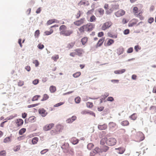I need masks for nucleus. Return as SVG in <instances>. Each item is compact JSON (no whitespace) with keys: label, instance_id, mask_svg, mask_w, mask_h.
<instances>
[{"label":"nucleus","instance_id":"1","mask_svg":"<svg viewBox=\"0 0 156 156\" xmlns=\"http://www.w3.org/2000/svg\"><path fill=\"white\" fill-rule=\"evenodd\" d=\"M66 29L67 27L65 25L61 26L59 29L60 31V34L65 36H68L73 33V30H67Z\"/></svg>","mask_w":156,"mask_h":156},{"label":"nucleus","instance_id":"2","mask_svg":"<svg viewBox=\"0 0 156 156\" xmlns=\"http://www.w3.org/2000/svg\"><path fill=\"white\" fill-rule=\"evenodd\" d=\"M94 27V25L92 23H89L80 27L79 29V30L81 33H82L84 31L90 32L93 30Z\"/></svg>","mask_w":156,"mask_h":156},{"label":"nucleus","instance_id":"3","mask_svg":"<svg viewBox=\"0 0 156 156\" xmlns=\"http://www.w3.org/2000/svg\"><path fill=\"white\" fill-rule=\"evenodd\" d=\"M116 143V139L113 137L107 139L106 144L107 145L110 146H114L115 145Z\"/></svg>","mask_w":156,"mask_h":156},{"label":"nucleus","instance_id":"4","mask_svg":"<svg viewBox=\"0 0 156 156\" xmlns=\"http://www.w3.org/2000/svg\"><path fill=\"white\" fill-rule=\"evenodd\" d=\"M112 25V23L111 21H109L106 22L101 27V29L102 30H105L108 28L110 27Z\"/></svg>","mask_w":156,"mask_h":156},{"label":"nucleus","instance_id":"5","mask_svg":"<svg viewBox=\"0 0 156 156\" xmlns=\"http://www.w3.org/2000/svg\"><path fill=\"white\" fill-rule=\"evenodd\" d=\"M125 13V11L122 9H120L115 13V16L117 17H119L124 15Z\"/></svg>","mask_w":156,"mask_h":156},{"label":"nucleus","instance_id":"6","mask_svg":"<svg viewBox=\"0 0 156 156\" xmlns=\"http://www.w3.org/2000/svg\"><path fill=\"white\" fill-rule=\"evenodd\" d=\"M54 126V124L53 123H51L48 124H47L44 126L43 127V129L45 131H48L50 130Z\"/></svg>","mask_w":156,"mask_h":156},{"label":"nucleus","instance_id":"7","mask_svg":"<svg viewBox=\"0 0 156 156\" xmlns=\"http://www.w3.org/2000/svg\"><path fill=\"white\" fill-rule=\"evenodd\" d=\"M38 112L42 116L44 117L47 114V112L43 108H41L39 109Z\"/></svg>","mask_w":156,"mask_h":156},{"label":"nucleus","instance_id":"8","mask_svg":"<svg viewBox=\"0 0 156 156\" xmlns=\"http://www.w3.org/2000/svg\"><path fill=\"white\" fill-rule=\"evenodd\" d=\"M89 5V2L86 0H82L78 4L79 6H81L83 5L84 6H88Z\"/></svg>","mask_w":156,"mask_h":156},{"label":"nucleus","instance_id":"9","mask_svg":"<svg viewBox=\"0 0 156 156\" xmlns=\"http://www.w3.org/2000/svg\"><path fill=\"white\" fill-rule=\"evenodd\" d=\"M76 119V117L75 116H72L66 120V122L68 123H71Z\"/></svg>","mask_w":156,"mask_h":156},{"label":"nucleus","instance_id":"10","mask_svg":"<svg viewBox=\"0 0 156 156\" xmlns=\"http://www.w3.org/2000/svg\"><path fill=\"white\" fill-rule=\"evenodd\" d=\"M84 18H81L80 20L76 21L74 22L76 25L79 26L82 24L84 22Z\"/></svg>","mask_w":156,"mask_h":156},{"label":"nucleus","instance_id":"11","mask_svg":"<svg viewBox=\"0 0 156 156\" xmlns=\"http://www.w3.org/2000/svg\"><path fill=\"white\" fill-rule=\"evenodd\" d=\"M124 51V49L122 47H119L116 50V53L119 55L123 54Z\"/></svg>","mask_w":156,"mask_h":156},{"label":"nucleus","instance_id":"12","mask_svg":"<svg viewBox=\"0 0 156 156\" xmlns=\"http://www.w3.org/2000/svg\"><path fill=\"white\" fill-rule=\"evenodd\" d=\"M56 130L58 133L62 132L63 128V126L61 124H58L56 126Z\"/></svg>","mask_w":156,"mask_h":156},{"label":"nucleus","instance_id":"13","mask_svg":"<svg viewBox=\"0 0 156 156\" xmlns=\"http://www.w3.org/2000/svg\"><path fill=\"white\" fill-rule=\"evenodd\" d=\"M75 51L76 52V55L80 56H82L83 53H84L83 50L82 49H76Z\"/></svg>","mask_w":156,"mask_h":156},{"label":"nucleus","instance_id":"14","mask_svg":"<svg viewBox=\"0 0 156 156\" xmlns=\"http://www.w3.org/2000/svg\"><path fill=\"white\" fill-rule=\"evenodd\" d=\"M112 8L110 9V12H112L113 10L118 9L119 8V5L117 4H112Z\"/></svg>","mask_w":156,"mask_h":156},{"label":"nucleus","instance_id":"15","mask_svg":"<svg viewBox=\"0 0 156 156\" xmlns=\"http://www.w3.org/2000/svg\"><path fill=\"white\" fill-rule=\"evenodd\" d=\"M107 126L106 124L103 125H98V129L100 130L105 129L107 128Z\"/></svg>","mask_w":156,"mask_h":156},{"label":"nucleus","instance_id":"16","mask_svg":"<svg viewBox=\"0 0 156 156\" xmlns=\"http://www.w3.org/2000/svg\"><path fill=\"white\" fill-rule=\"evenodd\" d=\"M115 150H118L117 153L119 154H122L125 151V149L123 147H120L118 148H116Z\"/></svg>","mask_w":156,"mask_h":156},{"label":"nucleus","instance_id":"17","mask_svg":"<svg viewBox=\"0 0 156 156\" xmlns=\"http://www.w3.org/2000/svg\"><path fill=\"white\" fill-rule=\"evenodd\" d=\"M71 141L72 143L74 145L77 144L79 142V140L76 138L73 137L71 139Z\"/></svg>","mask_w":156,"mask_h":156},{"label":"nucleus","instance_id":"18","mask_svg":"<svg viewBox=\"0 0 156 156\" xmlns=\"http://www.w3.org/2000/svg\"><path fill=\"white\" fill-rule=\"evenodd\" d=\"M104 41V39L103 38H101L100 39L98 42L96 44V47L97 48L103 44Z\"/></svg>","mask_w":156,"mask_h":156},{"label":"nucleus","instance_id":"19","mask_svg":"<svg viewBox=\"0 0 156 156\" xmlns=\"http://www.w3.org/2000/svg\"><path fill=\"white\" fill-rule=\"evenodd\" d=\"M75 43L74 42H71L68 44L66 46V48L68 50H69L72 48L74 46Z\"/></svg>","mask_w":156,"mask_h":156},{"label":"nucleus","instance_id":"20","mask_svg":"<svg viewBox=\"0 0 156 156\" xmlns=\"http://www.w3.org/2000/svg\"><path fill=\"white\" fill-rule=\"evenodd\" d=\"M49 90L51 93H54L56 90V87L54 86H51L49 87Z\"/></svg>","mask_w":156,"mask_h":156},{"label":"nucleus","instance_id":"21","mask_svg":"<svg viewBox=\"0 0 156 156\" xmlns=\"http://www.w3.org/2000/svg\"><path fill=\"white\" fill-rule=\"evenodd\" d=\"M126 70L123 69L120 70H117L114 71V73L115 74H121L125 72Z\"/></svg>","mask_w":156,"mask_h":156},{"label":"nucleus","instance_id":"22","mask_svg":"<svg viewBox=\"0 0 156 156\" xmlns=\"http://www.w3.org/2000/svg\"><path fill=\"white\" fill-rule=\"evenodd\" d=\"M23 122V120L21 119H18L17 120L16 123L18 126H20L22 125Z\"/></svg>","mask_w":156,"mask_h":156},{"label":"nucleus","instance_id":"23","mask_svg":"<svg viewBox=\"0 0 156 156\" xmlns=\"http://www.w3.org/2000/svg\"><path fill=\"white\" fill-rule=\"evenodd\" d=\"M109 147L108 146H104L101 148V152H106L108 149Z\"/></svg>","mask_w":156,"mask_h":156},{"label":"nucleus","instance_id":"24","mask_svg":"<svg viewBox=\"0 0 156 156\" xmlns=\"http://www.w3.org/2000/svg\"><path fill=\"white\" fill-rule=\"evenodd\" d=\"M138 135H139V136H140V141H141L143 140L144 139V136L143 134L140 132H139L137 133Z\"/></svg>","mask_w":156,"mask_h":156},{"label":"nucleus","instance_id":"25","mask_svg":"<svg viewBox=\"0 0 156 156\" xmlns=\"http://www.w3.org/2000/svg\"><path fill=\"white\" fill-rule=\"evenodd\" d=\"M107 139L106 137L103 138L100 141V144L101 145H104L107 142Z\"/></svg>","mask_w":156,"mask_h":156},{"label":"nucleus","instance_id":"26","mask_svg":"<svg viewBox=\"0 0 156 156\" xmlns=\"http://www.w3.org/2000/svg\"><path fill=\"white\" fill-rule=\"evenodd\" d=\"M69 146V145L68 143H65L61 147V148L62 149L67 150Z\"/></svg>","mask_w":156,"mask_h":156},{"label":"nucleus","instance_id":"27","mask_svg":"<svg viewBox=\"0 0 156 156\" xmlns=\"http://www.w3.org/2000/svg\"><path fill=\"white\" fill-rule=\"evenodd\" d=\"M49 96L48 94H44L43 95V98L41 100V101H43L46 100L49 98Z\"/></svg>","mask_w":156,"mask_h":156},{"label":"nucleus","instance_id":"28","mask_svg":"<svg viewBox=\"0 0 156 156\" xmlns=\"http://www.w3.org/2000/svg\"><path fill=\"white\" fill-rule=\"evenodd\" d=\"M50 134L52 135H55L58 133L56 129H54L51 130L50 132Z\"/></svg>","mask_w":156,"mask_h":156},{"label":"nucleus","instance_id":"29","mask_svg":"<svg viewBox=\"0 0 156 156\" xmlns=\"http://www.w3.org/2000/svg\"><path fill=\"white\" fill-rule=\"evenodd\" d=\"M108 126L110 128H114L115 126V124L114 122H111L109 123Z\"/></svg>","mask_w":156,"mask_h":156},{"label":"nucleus","instance_id":"30","mask_svg":"<svg viewBox=\"0 0 156 156\" xmlns=\"http://www.w3.org/2000/svg\"><path fill=\"white\" fill-rule=\"evenodd\" d=\"M80 72H78L73 74V76L74 78H76L79 76H80Z\"/></svg>","mask_w":156,"mask_h":156},{"label":"nucleus","instance_id":"31","mask_svg":"<svg viewBox=\"0 0 156 156\" xmlns=\"http://www.w3.org/2000/svg\"><path fill=\"white\" fill-rule=\"evenodd\" d=\"M121 124L123 126H127L129 125V122L127 120L123 121L121 122Z\"/></svg>","mask_w":156,"mask_h":156},{"label":"nucleus","instance_id":"32","mask_svg":"<svg viewBox=\"0 0 156 156\" xmlns=\"http://www.w3.org/2000/svg\"><path fill=\"white\" fill-rule=\"evenodd\" d=\"M53 30L52 29H51L50 31H46L44 32V33L46 35H48L53 33Z\"/></svg>","mask_w":156,"mask_h":156},{"label":"nucleus","instance_id":"33","mask_svg":"<svg viewBox=\"0 0 156 156\" xmlns=\"http://www.w3.org/2000/svg\"><path fill=\"white\" fill-rule=\"evenodd\" d=\"M87 37H84L81 40V41L82 44H85L87 42Z\"/></svg>","mask_w":156,"mask_h":156},{"label":"nucleus","instance_id":"34","mask_svg":"<svg viewBox=\"0 0 156 156\" xmlns=\"http://www.w3.org/2000/svg\"><path fill=\"white\" fill-rule=\"evenodd\" d=\"M38 141V138L37 137H34L33 138L32 140V143L33 144H34L37 143Z\"/></svg>","mask_w":156,"mask_h":156},{"label":"nucleus","instance_id":"35","mask_svg":"<svg viewBox=\"0 0 156 156\" xmlns=\"http://www.w3.org/2000/svg\"><path fill=\"white\" fill-rule=\"evenodd\" d=\"M29 121L31 122H33L35 121V117L32 116L29 118Z\"/></svg>","mask_w":156,"mask_h":156},{"label":"nucleus","instance_id":"36","mask_svg":"<svg viewBox=\"0 0 156 156\" xmlns=\"http://www.w3.org/2000/svg\"><path fill=\"white\" fill-rule=\"evenodd\" d=\"M94 145L92 143L88 144L87 145V148L89 150H91L93 147Z\"/></svg>","mask_w":156,"mask_h":156},{"label":"nucleus","instance_id":"37","mask_svg":"<svg viewBox=\"0 0 156 156\" xmlns=\"http://www.w3.org/2000/svg\"><path fill=\"white\" fill-rule=\"evenodd\" d=\"M114 41L111 39H109L107 42L108 46H110L114 43Z\"/></svg>","mask_w":156,"mask_h":156},{"label":"nucleus","instance_id":"38","mask_svg":"<svg viewBox=\"0 0 156 156\" xmlns=\"http://www.w3.org/2000/svg\"><path fill=\"white\" fill-rule=\"evenodd\" d=\"M137 118L136 113H133L129 116V118L133 120H135Z\"/></svg>","mask_w":156,"mask_h":156},{"label":"nucleus","instance_id":"39","mask_svg":"<svg viewBox=\"0 0 156 156\" xmlns=\"http://www.w3.org/2000/svg\"><path fill=\"white\" fill-rule=\"evenodd\" d=\"M11 141V139L9 137H7L5 138L4 140V142L5 143H8Z\"/></svg>","mask_w":156,"mask_h":156},{"label":"nucleus","instance_id":"40","mask_svg":"<svg viewBox=\"0 0 156 156\" xmlns=\"http://www.w3.org/2000/svg\"><path fill=\"white\" fill-rule=\"evenodd\" d=\"M40 97V96L39 95H36L34 96L32 99V101H37L38 100L39 98Z\"/></svg>","mask_w":156,"mask_h":156},{"label":"nucleus","instance_id":"41","mask_svg":"<svg viewBox=\"0 0 156 156\" xmlns=\"http://www.w3.org/2000/svg\"><path fill=\"white\" fill-rule=\"evenodd\" d=\"M26 129L23 128L20 129L19 131V133L20 135H22L26 131Z\"/></svg>","mask_w":156,"mask_h":156},{"label":"nucleus","instance_id":"42","mask_svg":"<svg viewBox=\"0 0 156 156\" xmlns=\"http://www.w3.org/2000/svg\"><path fill=\"white\" fill-rule=\"evenodd\" d=\"M93 106V104L92 102H88L87 103V106L88 108H91Z\"/></svg>","mask_w":156,"mask_h":156},{"label":"nucleus","instance_id":"43","mask_svg":"<svg viewBox=\"0 0 156 156\" xmlns=\"http://www.w3.org/2000/svg\"><path fill=\"white\" fill-rule=\"evenodd\" d=\"M59 58V56L58 55H54L51 57V58L53 59L54 61H56Z\"/></svg>","mask_w":156,"mask_h":156},{"label":"nucleus","instance_id":"44","mask_svg":"<svg viewBox=\"0 0 156 156\" xmlns=\"http://www.w3.org/2000/svg\"><path fill=\"white\" fill-rule=\"evenodd\" d=\"M80 97H77L75 98V101L76 103L78 104L80 103Z\"/></svg>","mask_w":156,"mask_h":156},{"label":"nucleus","instance_id":"45","mask_svg":"<svg viewBox=\"0 0 156 156\" xmlns=\"http://www.w3.org/2000/svg\"><path fill=\"white\" fill-rule=\"evenodd\" d=\"M96 19V18L93 15L90 17V22L95 21Z\"/></svg>","mask_w":156,"mask_h":156},{"label":"nucleus","instance_id":"46","mask_svg":"<svg viewBox=\"0 0 156 156\" xmlns=\"http://www.w3.org/2000/svg\"><path fill=\"white\" fill-rule=\"evenodd\" d=\"M33 63L35 64L36 67H37L39 65V62L37 60H34L33 62Z\"/></svg>","mask_w":156,"mask_h":156},{"label":"nucleus","instance_id":"47","mask_svg":"<svg viewBox=\"0 0 156 156\" xmlns=\"http://www.w3.org/2000/svg\"><path fill=\"white\" fill-rule=\"evenodd\" d=\"M40 34V31L39 30H36L34 33V36L35 37H38Z\"/></svg>","mask_w":156,"mask_h":156},{"label":"nucleus","instance_id":"48","mask_svg":"<svg viewBox=\"0 0 156 156\" xmlns=\"http://www.w3.org/2000/svg\"><path fill=\"white\" fill-rule=\"evenodd\" d=\"M98 11L100 14L102 15L104 12V10L102 8H99L98 10Z\"/></svg>","mask_w":156,"mask_h":156},{"label":"nucleus","instance_id":"49","mask_svg":"<svg viewBox=\"0 0 156 156\" xmlns=\"http://www.w3.org/2000/svg\"><path fill=\"white\" fill-rule=\"evenodd\" d=\"M89 113V112L86 110H83L81 112V114L82 115L87 114Z\"/></svg>","mask_w":156,"mask_h":156},{"label":"nucleus","instance_id":"50","mask_svg":"<svg viewBox=\"0 0 156 156\" xmlns=\"http://www.w3.org/2000/svg\"><path fill=\"white\" fill-rule=\"evenodd\" d=\"M17 116V115H16L14 116H13V115H11L8 117H7L5 119L6 120H10L12 119L13 118L15 117H16Z\"/></svg>","mask_w":156,"mask_h":156},{"label":"nucleus","instance_id":"51","mask_svg":"<svg viewBox=\"0 0 156 156\" xmlns=\"http://www.w3.org/2000/svg\"><path fill=\"white\" fill-rule=\"evenodd\" d=\"M53 23H54V21H53V19L50 20H48L47 22V24L48 25H49Z\"/></svg>","mask_w":156,"mask_h":156},{"label":"nucleus","instance_id":"52","mask_svg":"<svg viewBox=\"0 0 156 156\" xmlns=\"http://www.w3.org/2000/svg\"><path fill=\"white\" fill-rule=\"evenodd\" d=\"M38 105H39V103L31 105H28L27 107L28 108H30L34 107L37 106Z\"/></svg>","mask_w":156,"mask_h":156},{"label":"nucleus","instance_id":"53","mask_svg":"<svg viewBox=\"0 0 156 156\" xmlns=\"http://www.w3.org/2000/svg\"><path fill=\"white\" fill-rule=\"evenodd\" d=\"M37 47L39 49H43L44 48V46L43 44L40 43L39 44L37 45Z\"/></svg>","mask_w":156,"mask_h":156},{"label":"nucleus","instance_id":"54","mask_svg":"<svg viewBox=\"0 0 156 156\" xmlns=\"http://www.w3.org/2000/svg\"><path fill=\"white\" fill-rule=\"evenodd\" d=\"M64 103L62 102H59L58 103H57V104L54 105V107H58V106H61V105H63Z\"/></svg>","mask_w":156,"mask_h":156},{"label":"nucleus","instance_id":"55","mask_svg":"<svg viewBox=\"0 0 156 156\" xmlns=\"http://www.w3.org/2000/svg\"><path fill=\"white\" fill-rule=\"evenodd\" d=\"M94 153H98L100 152V149L98 147H96L95 149H94Z\"/></svg>","mask_w":156,"mask_h":156},{"label":"nucleus","instance_id":"56","mask_svg":"<svg viewBox=\"0 0 156 156\" xmlns=\"http://www.w3.org/2000/svg\"><path fill=\"white\" fill-rule=\"evenodd\" d=\"M20 145H17L16 147H14V151H17L19 150L20 149Z\"/></svg>","mask_w":156,"mask_h":156},{"label":"nucleus","instance_id":"57","mask_svg":"<svg viewBox=\"0 0 156 156\" xmlns=\"http://www.w3.org/2000/svg\"><path fill=\"white\" fill-rule=\"evenodd\" d=\"M109 95V94L108 93L106 92L104 94L102 95L101 96L104 99H105Z\"/></svg>","mask_w":156,"mask_h":156},{"label":"nucleus","instance_id":"58","mask_svg":"<svg viewBox=\"0 0 156 156\" xmlns=\"http://www.w3.org/2000/svg\"><path fill=\"white\" fill-rule=\"evenodd\" d=\"M154 20V18H152V17H150V18L148 19V22L149 23L151 24L152 22H153Z\"/></svg>","mask_w":156,"mask_h":156},{"label":"nucleus","instance_id":"59","mask_svg":"<svg viewBox=\"0 0 156 156\" xmlns=\"http://www.w3.org/2000/svg\"><path fill=\"white\" fill-rule=\"evenodd\" d=\"M24 84V82L22 81H20L18 83V85L19 86L21 87L23 86Z\"/></svg>","mask_w":156,"mask_h":156},{"label":"nucleus","instance_id":"60","mask_svg":"<svg viewBox=\"0 0 156 156\" xmlns=\"http://www.w3.org/2000/svg\"><path fill=\"white\" fill-rule=\"evenodd\" d=\"M6 152L5 151H3L0 152V156H5Z\"/></svg>","mask_w":156,"mask_h":156},{"label":"nucleus","instance_id":"61","mask_svg":"<svg viewBox=\"0 0 156 156\" xmlns=\"http://www.w3.org/2000/svg\"><path fill=\"white\" fill-rule=\"evenodd\" d=\"M133 51V48H129L127 51V52L128 53H132Z\"/></svg>","mask_w":156,"mask_h":156},{"label":"nucleus","instance_id":"62","mask_svg":"<svg viewBox=\"0 0 156 156\" xmlns=\"http://www.w3.org/2000/svg\"><path fill=\"white\" fill-rule=\"evenodd\" d=\"M107 101H110L111 102L113 101L114 100V99L112 97H108L107 99Z\"/></svg>","mask_w":156,"mask_h":156},{"label":"nucleus","instance_id":"63","mask_svg":"<svg viewBox=\"0 0 156 156\" xmlns=\"http://www.w3.org/2000/svg\"><path fill=\"white\" fill-rule=\"evenodd\" d=\"M138 8L136 7H135L133 8V12L135 14H136L138 13L137 10Z\"/></svg>","mask_w":156,"mask_h":156},{"label":"nucleus","instance_id":"64","mask_svg":"<svg viewBox=\"0 0 156 156\" xmlns=\"http://www.w3.org/2000/svg\"><path fill=\"white\" fill-rule=\"evenodd\" d=\"M129 29H126L123 31V34L125 35L128 34L129 33Z\"/></svg>","mask_w":156,"mask_h":156}]
</instances>
